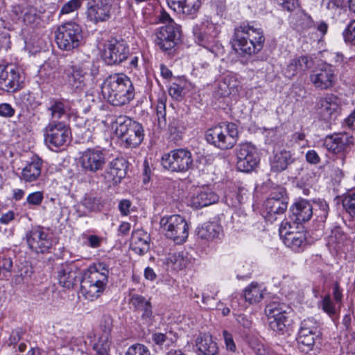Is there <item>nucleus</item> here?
Segmentation results:
<instances>
[{"label":"nucleus","mask_w":355,"mask_h":355,"mask_svg":"<svg viewBox=\"0 0 355 355\" xmlns=\"http://www.w3.org/2000/svg\"><path fill=\"white\" fill-rule=\"evenodd\" d=\"M105 99L114 106L129 103L135 98V88L131 80L123 73L108 76L101 85Z\"/></svg>","instance_id":"nucleus-1"},{"label":"nucleus","mask_w":355,"mask_h":355,"mask_svg":"<svg viewBox=\"0 0 355 355\" xmlns=\"http://www.w3.org/2000/svg\"><path fill=\"white\" fill-rule=\"evenodd\" d=\"M233 38L236 50L243 56L257 54L263 49L265 42L262 29L245 22L234 28Z\"/></svg>","instance_id":"nucleus-2"},{"label":"nucleus","mask_w":355,"mask_h":355,"mask_svg":"<svg viewBox=\"0 0 355 355\" xmlns=\"http://www.w3.org/2000/svg\"><path fill=\"white\" fill-rule=\"evenodd\" d=\"M107 264L99 262L91 266L81 281L80 292L87 300L94 301L103 293L108 282Z\"/></svg>","instance_id":"nucleus-3"},{"label":"nucleus","mask_w":355,"mask_h":355,"mask_svg":"<svg viewBox=\"0 0 355 355\" xmlns=\"http://www.w3.org/2000/svg\"><path fill=\"white\" fill-rule=\"evenodd\" d=\"M64 74L67 83L73 90L82 91L87 80L98 74V67L93 61L87 60L67 67Z\"/></svg>","instance_id":"nucleus-4"},{"label":"nucleus","mask_w":355,"mask_h":355,"mask_svg":"<svg viewBox=\"0 0 355 355\" xmlns=\"http://www.w3.org/2000/svg\"><path fill=\"white\" fill-rule=\"evenodd\" d=\"M115 124V133L126 148H135L142 142L144 133L141 123L126 116H119Z\"/></svg>","instance_id":"nucleus-5"},{"label":"nucleus","mask_w":355,"mask_h":355,"mask_svg":"<svg viewBox=\"0 0 355 355\" xmlns=\"http://www.w3.org/2000/svg\"><path fill=\"white\" fill-rule=\"evenodd\" d=\"M237 125L234 123H222L208 129L205 133L206 141L218 148L230 149L238 139Z\"/></svg>","instance_id":"nucleus-6"},{"label":"nucleus","mask_w":355,"mask_h":355,"mask_svg":"<svg viewBox=\"0 0 355 355\" xmlns=\"http://www.w3.org/2000/svg\"><path fill=\"white\" fill-rule=\"evenodd\" d=\"M290 309L285 304L277 302H272L266 306L265 312L272 330L279 334H284L290 331L293 323Z\"/></svg>","instance_id":"nucleus-7"},{"label":"nucleus","mask_w":355,"mask_h":355,"mask_svg":"<svg viewBox=\"0 0 355 355\" xmlns=\"http://www.w3.org/2000/svg\"><path fill=\"white\" fill-rule=\"evenodd\" d=\"M83 41L82 28L76 23H65L60 26L55 32V42L61 50L71 51L77 49Z\"/></svg>","instance_id":"nucleus-8"},{"label":"nucleus","mask_w":355,"mask_h":355,"mask_svg":"<svg viewBox=\"0 0 355 355\" xmlns=\"http://www.w3.org/2000/svg\"><path fill=\"white\" fill-rule=\"evenodd\" d=\"M159 223L166 236L176 243H182L187 239L189 227L182 216L180 215L164 216L161 218Z\"/></svg>","instance_id":"nucleus-9"},{"label":"nucleus","mask_w":355,"mask_h":355,"mask_svg":"<svg viewBox=\"0 0 355 355\" xmlns=\"http://www.w3.org/2000/svg\"><path fill=\"white\" fill-rule=\"evenodd\" d=\"M44 138L49 148H58L69 142L71 132L62 121H50L44 129Z\"/></svg>","instance_id":"nucleus-10"},{"label":"nucleus","mask_w":355,"mask_h":355,"mask_svg":"<svg viewBox=\"0 0 355 355\" xmlns=\"http://www.w3.org/2000/svg\"><path fill=\"white\" fill-rule=\"evenodd\" d=\"M161 163L164 168L172 172H186L193 166L192 155L186 148L175 149L164 154Z\"/></svg>","instance_id":"nucleus-11"},{"label":"nucleus","mask_w":355,"mask_h":355,"mask_svg":"<svg viewBox=\"0 0 355 355\" xmlns=\"http://www.w3.org/2000/svg\"><path fill=\"white\" fill-rule=\"evenodd\" d=\"M24 77L18 66L8 63L0 64V90L11 93L23 87Z\"/></svg>","instance_id":"nucleus-12"},{"label":"nucleus","mask_w":355,"mask_h":355,"mask_svg":"<svg viewBox=\"0 0 355 355\" xmlns=\"http://www.w3.org/2000/svg\"><path fill=\"white\" fill-rule=\"evenodd\" d=\"M193 33L194 40L198 45L216 55L218 46L216 37L218 31L213 23L205 21L196 24L193 28Z\"/></svg>","instance_id":"nucleus-13"},{"label":"nucleus","mask_w":355,"mask_h":355,"mask_svg":"<svg viewBox=\"0 0 355 355\" xmlns=\"http://www.w3.org/2000/svg\"><path fill=\"white\" fill-rule=\"evenodd\" d=\"M130 54L129 46L123 40L112 39L104 44L102 58L107 65H117Z\"/></svg>","instance_id":"nucleus-14"},{"label":"nucleus","mask_w":355,"mask_h":355,"mask_svg":"<svg viewBox=\"0 0 355 355\" xmlns=\"http://www.w3.org/2000/svg\"><path fill=\"white\" fill-rule=\"evenodd\" d=\"M298 226L291 224V221L284 220L279 227V235L286 246L292 250L300 252L306 246V236L303 232L295 231Z\"/></svg>","instance_id":"nucleus-15"},{"label":"nucleus","mask_w":355,"mask_h":355,"mask_svg":"<svg viewBox=\"0 0 355 355\" xmlns=\"http://www.w3.org/2000/svg\"><path fill=\"white\" fill-rule=\"evenodd\" d=\"M112 6L110 0H88L87 19L94 24L105 22L111 18Z\"/></svg>","instance_id":"nucleus-16"},{"label":"nucleus","mask_w":355,"mask_h":355,"mask_svg":"<svg viewBox=\"0 0 355 355\" xmlns=\"http://www.w3.org/2000/svg\"><path fill=\"white\" fill-rule=\"evenodd\" d=\"M180 39V26L175 22L160 27L156 32L155 43L162 51L173 49Z\"/></svg>","instance_id":"nucleus-17"},{"label":"nucleus","mask_w":355,"mask_h":355,"mask_svg":"<svg viewBox=\"0 0 355 355\" xmlns=\"http://www.w3.org/2000/svg\"><path fill=\"white\" fill-rule=\"evenodd\" d=\"M237 168L242 172L252 171L259 164V158L256 148L249 143L240 144L236 152Z\"/></svg>","instance_id":"nucleus-18"},{"label":"nucleus","mask_w":355,"mask_h":355,"mask_svg":"<svg viewBox=\"0 0 355 355\" xmlns=\"http://www.w3.org/2000/svg\"><path fill=\"white\" fill-rule=\"evenodd\" d=\"M105 159L103 150L89 148L81 153L79 163L85 172L96 173L103 168Z\"/></svg>","instance_id":"nucleus-19"},{"label":"nucleus","mask_w":355,"mask_h":355,"mask_svg":"<svg viewBox=\"0 0 355 355\" xmlns=\"http://www.w3.org/2000/svg\"><path fill=\"white\" fill-rule=\"evenodd\" d=\"M29 248L37 253H44L52 247V241L42 227L32 228L26 234Z\"/></svg>","instance_id":"nucleus-20"},{"label":"nucleus","mask_w":355,"mask_h":355,"mask_svg":"<svg viewBox=\"0 0 355 355\" xmlns=\"http://www.w3.org/2000/svg\"><path fill=\"white\" fill-rule=\"evenodd\" d=\"M218 196L209 187L196 189L188 198V205L193 209H201L218 201Z\"/></svg>","instance_id":"nucleus-21"},{"label":"nucleus","mask_w":355,"mask_h":355,"mask_svg":"<svg viewBox=\"0 0 355 355\" xmlns=\"http://www.w3.org/2000/svg\"><path fill=\"white\" fill-rule=\"evenodd\" d=\"M56 272L60 285L68 289L73 288L80 279V270L73 262L62 263Z\"/></svg>","instance_id":"nucleus-22"},{"label":"nucleus","mask_w":355,"mask_h":355,"mask_svg":"<svg viewBox=\"0 0 355 355\" xmlns=\"http://www.w3.org/2000/svg\"><path fill=\"white\" fill-rule=\"evenodd\" d=\"M130 304L135 311L141 313L140 318L144 324L147 325L153 324L155 320V315L150 299H146L141 295L134 294L130 297Z\"/></svg>","instance_id":"nucleus-23"},{"label":"nucleus","mask_w":355,"mask_h":355,"mask_svg":"<svg viewBox=\"0 0 355 355\" xmlns=\"http://www.w3.org/2000/svg\"><path fill=\"white\" fill-rule=\"evenodd\" d=\"M313 215V207L306 200H300L294 203L290 208V215L288 220L295 226L310 220Z\"/></svg>","instance_id":"nucleus-24"},{"label":"nucleus","mask_w":355,"mask_h":355,"mask_svg":"<svg viewBox=\"0 0 355 355\" xmlns=\"http://www.w3.org/2000/svg\"><path fill=\"white\" fill-rule=\"evenodd\" d=\"M336 80L331 64L315 70L310 76L311 83L318 89H328L333 87Z\"/></svg>","instance_id":"nucleus-25"},{"label":"nucleus","mask_w":355,"mask_h":355,"mask_svg":"<svg viewBox=\"0 0 355 355\" xmlns=\"http://www.w3.org/2000/svg\"><path fill=\"white\" fill-rule=\"evenodd\" d=\"M128 168V163L125 159H113L102 175L107 183L118 184L125 178Z\"/></svg>","instance_id":"nucleus-26"},{"label":"nucleus","mask_w":355,"mask_h":355,"mask_svg":"<svg viewBox=\"0 0 355 355\" xmlns=\"http://www.w3.org/2000/svg\"><path fill=\"white\" fill-rule=\"evenodd\" d=\"M288 202L283 198L282 192L278 194H271L264 202L266 211V218L268 220H276L278 215L283 214L287 209Z\"/></svg>","instance_id":"nucleus-27"},{"label":"nucleus","mask_w":355,"mask_h":355,"mask_svg":"<svg viewBox=\"0 0 355 355\" xmlns=\"http://www.w3.org/2000/svg\"><path fill=\"white\" fill-rule=\"evenodd\" d=\"M352 143V137L346 132H338L327 135L324 141V146L334 154L343 153Z\"/></svg>","instance_id":"nucleus-28"},{"label":"nucleus","mask_w":355,"mask_h":355,"mask_svg":"<svg viewBox=\"0 0 355 355\" xmlns=\"http://www.w3.org/2000/svg\"><path fill=\"white\" fill-rule=\"evenodd\" d=\"M168 6L175 12L194 18L200 7V0H166Z\"/></svg>","instance_id":"nucleus-29"},{"label":"nucleus","mask_w":355,"mask_h":355,"mask_svg":"<svg viewBox=\"0 0 355 355\" xmlns=\"http://www.w3.org/2000/svg\"><path fill=\"white\" fill-rule=\"evenodd\" d=\"M319 114L322 120L330 121L334 120L338 115V105L336 98L328 95L321 98L318 103Z\"/></svg>","instance_id":"nucleus-30"},{"label":"nucleus","mask_w":355,"mask_h":355,"mask_svg":"<svg viewBox=\"0 0 355 355\" xmlns=\"http://www.w3.org/2000/svg\"><path fill=\"white\" fill-rule=\"evenodd\" d=\"M293 161L294 159L289 150L282 149L274 151L270 159L271 171L275 173L284 171Z\"/></svg>","instance_id":"nucleus-31"},{"label":"nucleus","mask_w":355,"mask_h":355,"mask_svg":"<svg viewBox=\"0 0 355 355\" xmlns=\"http://www.w3.org/2000/svg\"><path fill=\"white\" fill-rule=\"evenodd\" d=\"M42 160L39 157L33 158L22 168L19 175L21 181L26 183H31L37 181L41 175Z\"/></svg>","instance_id":"nucleus-32"},{"label":"nucleus","mask_w":355,"mask_h":355,"mask_svg":"<svg viewBox=\"0 0 355 355\" xmlns=\"http://www.w3.org/2000/svg\"><path fill=\"white\" fill-rule=\"evenodd\" d=\"M150 235L143 230H136L132 233L130 248L137 254L143 255L150 249Z\"/></svg>","instance_id":"nucleus-33"},{"label":"nucleus","mask_w":355,"mask_h":355,"mask_svg":"<svg viewBox=\"0 0 355 355\" xmlns=\"http://www.w3.org/2000/svg\"><path fill=\"white\" fill-rule=\"evenodd\" d=\"M311 60L307 56L296 57L289 62L283 69L284 74L288 78L291 79L298 73L307 70L310 66Z\"/></svg>","instance_id":"nucleus-34"},{"label":"nucleus","mask_w":355,"mask_h":355,"mask_svg":"<svg viewBox=\"0 0 355 355\" xmlns=\"http://www.w3.org/2000/svg\"><path fill=\"white\" fill-rule=\"evenodd\" d=\"M198 355H220L218 345L210 335L199 336L196 340Z\"/></svg>","instance_id":"nucleus-35"},{"label":"nucleus","mask_w":355,"mask_h":355,"mask_svg":"<svg viewBox=\"0 0 355 355\" xmlns=\"http://www.w3.org/2000/svg\"><path fill=\"white\" fill-rule=\"evenodd\" d=\"M69 107L63 99L51 98L46 106V110L51 116L50 121H58L67 116Z\"/></svg>","instance_id":"nucleus-36"},{"label":"nucleus","mask_w":355,"mask_h":355,"mask_svg":"<svg viewBox=\"0 0 355 355\" xmlns=\"http://www.w3.org/2000/svg\"><path fill=\"white\" fill-rule=\"evenodd\" d=\"M222 232L221 227L214 222H205L196 230L197 236L201 239L212 241L218 239Z\"/></svg>","instance_id":"nucleus-37"},{"label":"nucleus","mask_w":355,"mask_h":355,"mask_svg":"<svg viewBox=\"0 0 355 355\" xmlns=\"http://www.w3.org/2000/svg\"><path fill=\"white\" fill-rule=\"evenodd\" d=\"M245 300L249 304L259 302L263 297V289L257 282H252L243 291Z\"/></svg>","instance_id":"nucleus-38"},{"label":"nucleus","mask_w":355,"mask_h":355,"mask_svg":"<svg viewBox=\"0 0 355 355\" xmlns=\"http://www.w3.org/2000/svg\"><path fill=\"white\" fill-rule=\"evenodd\" d=\"M110 347V341L107 331L99 336L98 340L93 344V349L98 355H109Z\"/></svg>","instance_id":"nucleus-39"},{"label":"nucleus","mask_w":355,"mask_h":355,"mask_svg":"<svg viewBox=\"0 0 355 355\" xmlns=\"http://www.w3.org/2000/svg\"><path fill=\"white\" fill-rule=\"evenodd\" d=\"M166 263L173 270H180L187 266V261L184 258L182 253L175 252L168 255Z\"/></svg>","instance_id":"nucleus-40"},{"label":"nucleus","mask_w":355,"mask_h":355,"mask_svg":"<svg viewBox=\"0 0 355 355\" xmlns=\"http://www.w3.org/2000/svg\"><path fill=\"white\" fill-rule=\"evenodd\" d=\"M171 336L172 334L171 332H166L165 334L155 332L152 335V340L157 345L169 347L175 342V340Z\"/></svg>","instance_id":"nucleus-41"},{"label":"nucleus","mask_w":355,"mask_h":355,"mask_svg":"<svg viewBox=\"0 0 355 355\" xmlns=\"http://www.w3.org/2000/svg\"><path fill=\"white\" fill-rule=\"evenodd\" d=\"M25 13L22 21L32 26H37L40 22V15L37 13L35 8L26 6L24 8Z\"/></svg>","instance_id":"nucleus-42"},{"label":"nucleus","mask_w":355,"mask_h":355,"mask_svg":"<svg viewBox=\"0 0 355 355\" xmlns=\"http://www.w3.org/2000/svg\"><path fill=\"white\" fill-rule=\"evenodd\" d=\"M342 205L349 215L355 218V191L345 193L342 199Z\"/></svg>","instance_id":"nucleus-43"},{"label":"nucleus","mask_w":355,"mask_h":355,"mask_svg":"<svg viewBox=\"0 0 355 355\" xmlns=\"http://www.w3.org/2000/svg\"><path fill=\"white\" fill-rule=\"evenodd\" d=\"M347 236L340 227H335L331 232L329 236L328 243L330 245L339 247L346 240Z\"/></svg>","instance_id":"nucleus-44"},{"label":"nucleus","mask_w":355,"mask_h":355,"mask_svg":"<svg viewBox=\"0 0 355 355\" xmlns=\"http://www.w3.org/2000/svg\"><path fill=\"white\" fill-rule=\"evenodd\" d=\"M318 306L331 318L336 315V306L329 294L324 295L318 302Z\"/></svg>","instance_id":"nucleus-45"},{"label":"nucleus","mask_w":355,"mask_h":355,"mask_svg":"<svg viewBox=\"0 0 355 355\" xmlns=\"http://www.w3.org/2000/svg\"><path fill=\"white\" fill-rule=\"evenodd\" d=\"M156 114L157 117L158 126L160 128H164L166 125V99L161 98L158 100Z\"/></svg>","instance_id":"nucleus-46"},{"label":"nucleus","mask_w":355,"mask_h":355,"mask_svg":"<svg viewBox=\"0 0 355 355\" xmlns=\"http://www.w3.org/2000/svg\"><path fill=\"white\" fill-rule=\"evenodd\" d=\"M83 205L89 211H99L102 207L101 199L91 195L86 196L83 200Z\"/></svg>","instance_id":"nucleus-47"},{"label":"nucleus","mask_w":355,"mask_h":355,"mask_svg":"<svg viewBox=\"0 0 355 355\" xmlns=\"http://www.w3.org/2000/svg\"><path fill=\"white\" fill-rule=\"evenodd\" d=\"M300 329L309 331L313 334H321L319 324L313 318H308L302 320Z\"/></svg>","instance_id":"nucleus-48"},{"label":"nucleus","mask_w":355,"mask_h":355,"mask_svg":"<svg viewBox=\"0 0 355 355\" xmlns=\"http://www.w3.org/2000/svg\"><path fill=\"white\" fill-rule=\"evenodd\" d=\"M83 0H70L65 3L60 11V15H68L77 11L82 6Z\"/></svg>","instance_id":"nucleus-49"},{"label":"nucleus","mask_w":355,"mask_h":355,"mask_svg":"<svg viewBox=\"0 0 355 355\" xmlns=\"http://www.w3.org/2000/svg\"><path fill=\"white\" fill-rule=\"evenodd\" d=\"M320 336H297V340L302 351L310 350L313 346L316 339Z\"/></svg>","instance_id":"nucleus-50"},{"label":"nucleus","mask_w":355,"mask_h":355,"mask_svg":"<svg viewBox=\"0 0 355 355\" xmlns=\"http://www.w3.org/2000/svg\"><path fill=\"white\" fill-rule=\"evenodd\" d=\"M343 36L345 42L355 45V19L347 26L343 32Z\"/></svg>","instance_id":"nucleus-51"},{"label":"nucleus","mask_w":355,"mask_h":355,"mask_svg":"<svg viewBox=\"0 0 355 355\" xmlns=\"http://www.w3.org/2000/svg\"><path fill=\"white\" fill-rule=\"evenodd\" d=\"M12 261L10 258L0 255V279L6 277L7 273L11 271Z\"/></svg>","instance_id":"nucleus-52"},{"label":"nucleus","mask_w":355,"mask_h":355,"mask_svg":"<svg viewBox=\"0 0 355 355\" xmlns=\"http://www.w3.org/2000/svg\"><path fill=\"white\" fill-rule=\"evenodd\" d=\"M125 355H150V352L147 347L137 343L129 347Z\"/></svg>","instance_id":"nucleus-53"},{"label":"nucleus","mask_w":355,"mask_h":355,"mask_svg":"<svg viewBox=\"0 0 355 355\" xmlns=\"http://www.w3.org/2000/svg\"><path fill=\"white\" fill-rule=\"evenodd\" d=\"M16 99L22 106L28 107L33 103L35 97L31 92H24L20 93Z\"/></svg>","instance_id":"nucleus-54"},{"label":"nucleus","mask_w":355,"mask_h":355,"mask_svg":"<svg viewBox=\"0 0 355 355\" xmlns=\"http://www.w3.org/2000/svg\"><path fill=\"white\" fill-rule=\"evenodd\" d=\"M282 9L292 12L299 6L298 0H273Z\"/></svg>","instance_id":"nucleus-55"},{"label":"nucleus","mask_w":355,"mask_h":355,"mask_svg":"<svg viewBox=\"0 0 355 355\" xmlns=\"http://www.w3.org/2000/svg\"><path fill=\"white\" fill-rule=\"evenodd\" d=\"M44 199L42 191H35L30 193L26 198V203L31 206H39Z\"/></svg>","instance_id":"nucleus-56"},{"label":"nucleus","mask_w":355,"mask_h":355,"mask_svg":"<svg viewBox=\"0 0 355 355\" xmlns=\"http://www.w3.org/2000/svg\"><path fill=\"white\" fill-rule=\"evenodd\" d=\"M15 114V109L8 103H0V116L11 118Z\"/></svg>","instance_id":"nucleus-57"},{"label":"nucleus","mask_w":355,"mask_h":355,"mask_svg":"<svg viewBox=\"0 0 355 355\" xmlns=\"http://www.w3.org/2000/svg\"><path fill=\"white\" fill-rule=\"evenodd\" d=\"M250 345L252 350L256 355H269L268 349L261 343L252 340Z\"/></svg>","instance_id":"nucleus-58"},{"label":"nucleus","mask_w":355,"mask_h":355,"mask_svg":"<svg viewBox=\"0 0 355 355\" xmlns=\"http://www.w3.org/2000/svg\"><path fill=\"white\" fill-rule=\"evenodd\" d=\"M26 6H23L21 5H15L12 6L11 9V16L15 20L23 19L24 15L25 13L24 8Z\"/></svg>","instance_id":"nucleus-59"},{"label":"nucleus","mask_w":355,"mask_h":355,"mask_svg":"<svg viewBox=\"0 0 355 355\" xmlns=\"http://www.w3.org/2000/svg\"><path fill=\"white\" fill-rule=\"evenodd\" d=\"M306 160L311 164H318L320 162V157L315 150H309L306 152Z\"/></svg>","instance_id":"nucleus-60"},{"label":"nucleus","mask_w":355,"mask_h":355,"mask_svg":"<svg viewBox=\"0 0 355 355\" xmlns=\"http://www.w3.org/2000/svg\"><path fill=\"white\" fill-rule=\"evenodd\" d=\"M223 334L227 349L234 352L236 350V345L232 334L228 333L227 331H223Z\"/></svg>","instance_id":"nucleus-61"},{"label":"nucleus","mask_w":355,"mask_h":355,"mask_svg":"<svg viewBox=\"0 0 355 355\" xmlns=\"http://www.w3.org/2000/svg\"><path fill=\"white\" fill-rule=\"evenodd\" d=\"M182 92L183 88L177 84H173L168 89L171 96L178 100L182 97Z\"/></svg>","instance_id":"nucleus-62"},{"label":"nucleus","mask_w":355,"mask_h":355,"mask_svg":"<svg viewBox=\"0 0 355 355\" xmlns=\"http://www.w3.org/2000/svg\"><path fill=\"white\" fill-rule=\"evenodd\" d=\"M131 202L129 200H122L119 204V209L123 216H128L130 214Z\"/></svg>","instance_id":"nucleus-63"},{"label":"nucleus","mask_w":355,"mask_h":355,"mask_svg":"<svg viewBox=\"0 0 355 355\" xmlns=\"http://www.w3.org/2000/svg\"><path fill=\"white\" fill-rule=\"evenodd\" d=\"M157 18L160 23L166 24V25L168 24H172V22H175L173 19L168 14V12H166L163 9L160 10V12L157 15Z\"/></svg>","instance_id":"nucleus-64"}]
</instances>
